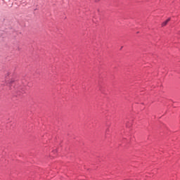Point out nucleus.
<instances>
[{
	"label": "nucleus",
	"mask_w": 180,
	"mask_h": 180,
	"mask_svg": "<svg viewBox=\"0 0 180 180\" xmlns=\"http://www.w3.org/2000/svg\"><path fill=\"white\" fill-rule=\"evenodd\" d=\"M169 20H171V18H168L167 20H166L165 22H163L162 23V26L164 27V26H167V25H168V22H169Z\"/></svg>",
	"instance_id": "obj_1"
}]
</instances>
